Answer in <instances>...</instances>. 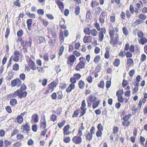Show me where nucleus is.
Segmentation results:
<instances>
[{"mask_svg":"<svg viewBox=\"0 0 147 147\" xmlns=\"http://www.w3.org/2000/svg\"><path fill=\"white\" fill-rule=\"evenodd\" d=\"M102 135V131L100 130H98L96 132V135L97 137H100Z\"/></svg>","mask_w":147,"mask_h":147,"instance_id":"nucleus-54","label":"nucleus"},{"mask_svg":"<svg viewBox=\"0 0 147 147\" xmlns=\"http://www.w3.org/2000/svg\"><path fill=\"white\" fill-rule=\"evenodd\" d=\"M64 47L63 46H62L60 48V49L58 53V54L59 56H61L62 55L63 52L64 51Z\"/></svg>","mask_w":147,"mask_h":147,"instance_id":"nucleus-52","label":"nucleus"},{"mask_svg":"<svg viewBox=\"0 0 147 147\" xmlns=\"http://www.w3.org/2000/svg\"><path fill=\"white\" fill-rule=\"evenodd\" d=\"M51 97L53 100H56L57 98V94L56 92L53 93L51 95Z\"/></svg>","mask_w":147,"mask_h":147,"instance_id":"nucleus-59","label":"nucleus"},{"mask_svg":"<svg viewBox=\"0 0 147 147\" xmlns=\"http://www.w3.org/2000/svg\"><path fill=\"white\" fill-rule=\"evenodd\" d=\"M21 129H22V132H26L27 133H29V131L30 130V126L28 123L23 124L21 126Z\"/></svg>","mask_w":147,"mask_h":147,"instance_id":"nucleus-7","label":"nucleus"},{"mask_svg":"<svg viewBox=\"0 0 147 147\" xmlns=\"http://www.w3.org/2000/svg\"><path fill=\"white\" fill-rule=\"evenodd\" d=\"M57 119V115L54 114H53L51 115L50 117V120L51 121L53 122L55 121Z\"/></svg>","mask_w":147,"mask_h":147,"instance_id":"nucleus-44","label":"nucleus"},{"mask_svg":"<svg viewBox=\"0 0 147 147\" xmlns=\"http://www.w3.org/2000/svg\"><path fill=\"white\" fill-rule=\"evenodd\" d=\"M119 131V127L117 126H114L113 128V134H115L118 133Z\"/></svg>","mask_w":147,"mask_h":147,"instance_id":"nucleus-39","label":"nucleus"},{"mask_svg":"<svg viewBox=\"0 0 147 147\" xmlns=\"http://www.w3.org/2000/svg\"><path fill=\"white\" fill-rule=\"evenodd\" d=\"M19 65L18 64L15 63L14 64L13 66V69H12L15 71H17L19 69Z\"/></svg>","mask_w":147,"mask_h":147,"instance_id":"nucleus-50","label":"nucleus"},{"mask_svg":"<svg viewBox=\"0 0 147 147\" xmlns=\"http://www.w3.org/2000/svg\"><path fill=\"white\" fill-rule=\"evenodd\" d=\"M47 129H44L43 130L41 131L40 135L41 136H45L47 132Z\"/></svg>","mask_w":147,"mask_h":147,"instance_id":"nucleus-53","label":"nucleus"},{"mask_svg":"<svg viewBox=\"0 0 147 147\" xmlns=\"http://www.w3.org/2000/svg\"><path fill=\"white\" fill-rule=\"evenodd\" d=\"M66 122V121L65 120H63L62 122L58 123L57 125L59 128H61L64 125Z\"/></svg>","mask_w":147,"mask_h":147,"instance_id":"nucleus-40","label":"nucleus"},{"mask_svg":"<svg viewBox=\"0 0 147 147\" xmlns=\"http://www.w3.org/2000/svg\"><path fill=\"white\" fill-rule=\"evenodd\" d=\"M123 94V90H119L117 91L116 95L117 97L118 96H122Z\"/></svg>","mask_w":147,"mask_h":147,"instance_id":"nucleus-43","label":"nucleus"},{"mask_svg":"<svg viewBox=\"0 0 147 147\" xmlns=\"http://www.w3.org/2000/svg\"><path fill=\"white\" fill-rule=\"evenodd\" d=\"M85 129L84 127L83 126V123H82L80 126V128L78 129V135L79 136H81L82 135V131L84 130Z\"/></svg>","mask_w":147,"mask_h":147,"instance_id":"nucleus-19","label":"nucleus"},{"mask_svg":"<svg viewBox=\"0 0 147 147\" xmlns=\"http://www.w3.org/2000/svg\"><path fill=\"white\" fill-rule=\"evenodd\" d=\"M92 40V38L90 36H86L84 37L83 41L85 43L90 42Z\"/></svg>","mask_w":147,"mask_h":147,"instance_id":"nucleus-24","label":"nucleus"},{"mask_svg":"<svg viewBox=\"0 0 147 147\" xmlns=\"http://www.w3.org/2000/svg\"><path fill=\"white\" fill-rule=\"evenodd\" d=\"M100 58L99 56H97L95 57L94 61L95 63H98L100 60Z\"/></svg>","mask_w":147,"mask_h":147,"instance_id":"nucleus-47","label":"nucleus"},{"mask_svg":"<svg viewBox=\"0 0 147 147\" xmlns=\"http://www.w3.org/2000/svg\"><path fill=\"white\" fill-rule=\"evenodd\" d=\"M37 38V43L38 44H41L45 42V38L42 36H38Z\"/></svg>","mask_w":147,"mask_h":147,"instance_id":"nucleus-25","label":"nucleus"},{"mask_svg":"<svg viewBox=\"0 0 147 147\" xmlns=\"http://www.w3.org/2000/svg\"><path fill=\"white\" fill-rule=\"evenodd\" d=\"M67 86L65 83H61L59 84V88L62 90L65 89Z\"/></svg>","mask_w":147,"mask_h":147,"instance_id":"nucleus-37","label":"nucleus"},{"mask_svg":"<svg viewBox=\"0 0 147 147\" xmlns=\"http://www.w3.org/2000/svg\"><path fill=\"white\" fill-rule=\"evenodd\" d=\"M138 17L139 18L143 20H144L146 18V16L143 14L139 15Z\"/></svg>","mask_w":147,"mask_h":147,"instance_id":"nucleus-60","label":"nucleus"},{"mask_svg":"<svg viewBox=\"0 0 147 147\" xmlns=\"http://www.w3.org/2000/svg\"><path fill=\"white\" fill-rule=\"evenodd\" d=\"M134 61L132 59L129 58L127 59V65L128 66H131L132 65Z\"/></svg>","mask_w":147,"mask_h":147,"instance_id":"nucleus-36","label":"nucleus"},{"mask_svg":"<svg viewBox=\"0 0 147 147\" xmlns=\"http://www.w3.org/2000/svg\"><path fill=\"white\" fill-rule=\"evenodd\" d=\"M143 22V21L142 20L139 19L137 20L135 22L132 23V26H135L136 25L142 23Z\"/></svg>","mask_w":147,"mask_h":147,"instance_id":"nucleus-35","label":"nucleus"},{"mask_svg":"<svg viewBox=\"0 0 147 147\" xmlns=\"http://www.w3.org/2000/svg\"><path fill=\"white\" fill-rule=\"evenodd\" d=\"M32 130L35 132L37 131L38 128L37 125L36 124H34L32 125Z\"/></svg>","mask_w":147,"mask_h":147,"instance_id":"nucleus-56","label":"nucleus"},{"mask_svg":"<svg viewBox=\"0 0 147 147\" xmlns=\"http://www.w3.org/2000/svg\"><path fill=\"white\" fill-rule=\"evenodd\" d=\"M20 55L19 52L17 50L15 51L14 53V55L12 56L11 57L12 60H13L14 61L17 62L19 60V57Z\"/></svg>","mask_w":147,"mask_h":147,"instance_id":"nucleus-8","label":"nucleus"},{"mask_svg":"<svg viewBox=\"0 0 147 147\" xmlns=\"http://www.w3.org/2000/svg\"><path fill=\"white\" fill-rule=\"evenodd\" d=\"M32 118L35 123L38 122L39 121V116L38 114H35L32 116Z\"/></svg>","mask_w":147,"mask_h":147,"instance_id":"nucleus-27","label":"nucleus"},{"mask_svg":"<svg viewBox=\"0 0 147 147\" xmlns=\"http://www.w3.org/2000/svg\"><path fill=\"white\" fill-rule=\"evenodd\" d=\"M11 98L12 99L10 100V104L11 107H14L17 104V101L15 98Z\"/></svg>","mask_w":147,"mask_h":147,"instance_id":"nucleus-20","label":"nucleus"},{"mask_svg":"<svg viewBox=\"0 0 147 147\" xmlns=\"http://www.w3.org/2000/svg\"><path fill=\"white\" fill-rule=\"evenodd\" d=\"M5 109L7 112L9 113H11L12 112V110L11 107L9 106H7L5 107Z\"/></svg>","mask_w":147,"mask_h":147,"instance_id":"nucleus-58","label":"nucleus"},{"mask_svg":"<svg viewBox=\"0 0 147 147\" xmlns=\"http://www.w3.org/2000/svg\"><path fill=\"white\" fill-rule=\"evenodd\" d=\"M100 103V101L99 100L94 102L92 105V108L94 109L97 107L98 106Z\"/></svg>","mask_w":147,"mask_h":147,"instance_id":"nucleus-31","label":"nucleus"},{"mask_svg":"<svg viewBox=\"0 0 147 147\" xmlns=\"http://www.w3.org/2000/svg\"><path fill=\"white\" fill-rule=\"evenodd\" d=\"M72 141L75 144H79L82 142V138L81 136H76L72 138Z\"/></svg>","mask_w":147,"mask_h":147,"instance_id":"nucleus-12","label":"nucleus"},{"mask_svg":"<svg viewBox=\"0 0 147 147\" xmlns=\"http://www.w3.org/2000/svg\"><path fill=\"white\" fill-rule=\"evenodd\" d=\"M147 93L145 92L143 93V98L140 99L137 105V109H141L142 106L144 105L147 101Z\"/></svg>","mask_w":147,"mask_h":147,"instance_id":"nucleus-4","label":"nucleus"},{"mask_svg":"<svg viewBox=\"0 0 147 147\" xmlns=\"http://www.w3.org/2000/svg\"><path fill=\"white\" fill-rule=\"evenodd\" d=\"M118 36L114 38V37L111 38V40L110 41V43L111 44L113 45V47L115 46V45L117 44V42L119 41Z\"/></svg>","mask_w":147,"mask_h":147,"instance_id":"nucleus-16","label":"nucleus"},{"mask_svg":"<svg viewBox=\"0 0 147 147\" xmlns=\"http://www.w3.org/2000/svg\"><path fill=\"white\" fill-rule=\"evenodd\" d=\"M76 60V57L75 56L73 55H71L69 56L67 58V63H68V62L69 61L71 63H74Z\"/></svg>","mask_w":147,"mask_h":147,"instance_id":"nucleus-22","label":"nucleus"},{"mask_svg":"<svg viewBox=\"0 0 147 147\" xmlns=\"http://www.w3.org/2000/svg\"><path fill=\"white\" fill-rule=\"evenodd\" d=\"M26 113V112H24L17 116L16 119L18 123L19 124H21L23 123L24 121L23 117L25 115Z\"/></svg>","mask_w":147,"mask_h":147,"instance_id":"nucleus-10","label":"nucleus"},{"mask_svg":"<svg viewBox=\"0 0 147 147\" xmlns=\"http://www.w3.org/2000/svg\"><path fill=\"white\" fill-rule=\"evenodd\" d=\"M11 87L17 86L19 87L22 85V81L19 78H16L11 81Z\"/></svg>","mask_w":147,"mask_h":147,"instance_id":"nucleus-6","label":"nucleus"},{"mask_svg":"<svg viewBox=\"0 0 147 147\" xmlns=\"http://www.w3.org/2000/svg\"><path fill=\"white\" fill-rule=\"evenodd\" d=\"M10 29L9 28L7 27L6 28V31L5 33V37L6 38H7L9 34Z\"/></svg>","mask_w":147,"mask_h":147,"instance_id":"nucleus-51","label":"nucleus"},{"mask_svg":"<svg viewBox=\"0 0 147 147\" xmlns=\"http://www.w3.org/2000/svg\"><path fill=\"white\" fill-rule=\"evenodd\" d=\"M27 94L26 91L24 92L20 91H15L13 93L7 95V98L9 99H11V98H15L18 96L20 98H24L26 97Z\"/></svg>","mask_w":147,"mask_h":147,"instance_id":"nucleus-1","label":"nucleus"},{"mask_svg":"<svg viewBox=\"0 0 147 147\" xmlns=\"http://www.w3.org/2000/svg\"><path fill=\"white\" fill-rule=\"evenodd\" d=\"M80 7L79 6L76 7L75 9L74 13L76 15H78L80 13Z\"/></svg>","mask_w":147,"mask_h":147,"instance_id":"nucleus-45","label":"nucleus"},{"mask_svg":"<svg viewBox=\"0 0 147 147\" xmlns=\"http://www.w3.org/2000/svg\"><path fill=\"white\" fill-rule=\"evenodd\" d=\"M47 126V121L45 116L43 117V119L40 120V126L41 129H45Z\"/></svg>","mask_w":147,"mask_h":147,"instance_id":"nucleus-14","label":"nucleus"},{"mask_svg":"<svg viewBox=\"0 0 147 147\" xmlns=\"http://www.w3.org/2000/svg\"><path fill=\"white\" fill-rule=\"evenodd\" d=\"M123 34L126 36H127L128 33V30L125 27H124L123 28Z\"/></svg>","mask_w":147,"mask_h":147,"instance_id":"nucleus-55","label":"nucleus"},{"mask_svg":"<svg viewBox=\"0 0 147 147\" xmlns=\"http://www.w3.org/2000/svg\"><path fill=\"white\" fill-rule=\"evenodd\" d=\"M120 63V60L119 59L116 58L115 59L113 65L116 67L119 66Z\"/></svg>","mask_w":147,"mask_h":147,"instance_id":"nucleus-41","label":"nucleus"},{"mask_svg":"<svg viewBox=\"0 0 147 147\" xmlns=\"http://www.w3.org/2000/svg\"><path fill=\"white\" fill-rule=\"evenodd\" d=\"M19 132V130L17 128V127H15L13 130V131L11 133V136L13 137L16 134H18Z\"/></svg>","mask_w":147,"mask_h":147,"instance_id":"nucleus-29","label":"nucleus"},{"mask_svg":"<svg viewBox=\"0 0 147 147\" xmlns=\"http://www.w3.org/2000/svg\"><path fill=\"white\" fill-rule=\"evenodd\" d=\"M98 4V3L95 1H92L91 3V6L92 7H94L95 5H97Z\"/></svg>","mask_w":147,"mask_h":147,"instance_id":"nucleus-57","label":"nucleus"},{"mask_svg":"<svg viewBox=\"0 0 147 147\" xmlns=\"http://www.w3.org/2000/svg\"><path fill=\"white\" fill-rule=\"evenodd\" d=\"M93 136L90 132H88L86 135V140L90 141L92 138Z\"/></svg>","mask_w":147,"mask_h":147,"instance_id":"nucleus-28","label":"nucleus"},{"mask_svg":"<svg viewBox=\"0 0 147 147\" xmlns=\"http://www.w3.org/2000/svg\"><path fill=\"white\" fill-rule=\"evenodd\" d=\"M71 140L69 136L64 137L63 140V142L65 143H69Z\"/></svg>","mask_w":147,"mask_h":147,"instance_id":"nucleus-46","label":"nucleus"},{"mask_svg":"<svg viewBox=\"0 0 147 147\" xmlns=\"http://www.w3.org/2000/svg\"><path fill=\"white\" fill-rule=\"evenodd\" d=\"M34 141L32 139L29 140L27 142V144L29 146H31L34 144Z\"/></svg>","mask_w":147,"mask_h":147,"instance_id":"nucleus-62","label":"nucleus"},{"mask_svg":"<svg viewBox=\"0 0 147 147\" xmlns=\"http://www.w3.org/2000/svg\"><path fill=\"white\" fill-rule=\"evenodd\" d=\"M97 128L98 130H100L101 131H102L103 130V127L100 123L98 124L97 126Z\"/></svg>","mask_w":147,"mask_h":147,"instance_id":"nucleus-63","label":"nucleus"},{"mask_svg":"<svg viewBox=\"0 0 147 147\" xmlns=\"http://www.w3.org/2000/svg\"><path fill=\"white\" fill-rule=\"evenodd\" d=\"M85 66V64L84 62L80 61L78 64L75 67V69L77 70H79L80 69H82Z\"/></svg>","mask_w":147,"mask_h":147,"instance_id":"nucleus-18","label":"nucleus"},{"mask_svg":"<svg viewBox=\"0 0 147 147\" xmlns=\"http://www.w3.org/2000/svg\"><path fill=\"white\" fill-rule=\"evenodd\" d=\"M22 146V143L19 141L13 144V147H21Z\"/></svg>","mask_w":147,"mask_h":147,"instance_id":"nucleus-38","label":"nucleus"},{"mask_svg":"<svg viewBox=\"0 0 147 147\" xmlns=\"http://www.w3.org/2000/svg\"><path fill=\"white\" fill-rule=\"evenodd\" d=\"M56 3L58 4L59 8L61 11L63 10L64 8V5L63 3L59 0H57L56 1Z\"/></svg>","mask_w":147,"mask_h":147,"instance_id":"nucleus-21","label":"nucleus"},{"mask_svg":"<svg viewBox=\"0 0 147 147\" xmlns=\"http://www.w3.org/2000/svg\"><path fill=\"white\" fill-rule=\"evenodd\" d=\"M74 83H71L69 86L67 88L66 90V92L67 93L70 92L72 90L75 89V85Z\"/></svg>","mask_w":147,"mask_h":147,"instance_id":"nucleus-15","label":"nucleus"},{"mask_svg":"<svg viewBox=\"0 0 147 147\" xmlns=\"http://www.w3.org/2000/svg\"><path fill=\"white\" fill-rule=\"evenodd\" d=\"M81 77L80 74H74L73 76L70 78V81L71 83L75 84L76 82V80H78Z\"/></svg>","mask_w":147,"mask_h":147,"instance_id":"nucleus-13","label":"nucleus"},{"mask_svg":"<svg viewBox=\"0 0 147 147\" xmlns=\"http://www.w3.org/2000/svg\"><path fill=\"white\" fill-rule=\"evenodd\" d=\"M90 33L92 35L95 36L97 35L98 32L96 30L93 29L90 31Z\"/></svg>","mask_w":147,"mask_h":147,"instance_id":"nucleus-49","label":"nucleus"},{"mask_svg":"<svg viewBox=\"0 0 147 147\" xmlns=\"http://www.w3.org/2000/svg\"><path fill=\"white\" fill-rule=\"evenodd\" d=\"M98 86L99 87L103 88L104 86V83L103 81H101L98 84Z\"/></svg>","mask_w":147,"mask_h":147,"instance_id":"nucleus-64","label":"nucleus"},{"mask_svg":"<svg viewBox=\"0 0 147 147\" xmlns=\"http://www.w3.org/2000/svg\"><path fill=\"white\" fill-rule=\"evenodd\" d=\"M57 85V83L56 82L53 81L51 82L48 85L44 94L47 95L52 92L54 90V88L56 87Z\"/></svg>","mask_w":147,"mask_h":147,"instance_id":"nucleus-3","label":"nucleus"},{"mask_svg":"<svg viewBox=\"0 0 147 147\" xmlns=\"http://www.w3.org/2000/svg\"><path fill=\"white\" fill-rule=\"evenodd\" d=\"M78 86L80 89H82L84 88L85 86V84L84 82L82 80H81L78 83Z\"/></svg>","mask_w":147,"mask_h":147,"instance_id":"nucleus-26","label":"nucleus"},{"mask_svg":"<svg viewBox=\"0 0 147 147\" xmlns=\"http://www.w3.org/2000/svg\"><path fill=\"white\" fill-rule=\"evenodd\" d=\"M97 98L95 96L92 94H90L87 100L88 107L91 108L92 105L91 102H93Z\"/></svg>","mask_w":147,"mask_h":147,"instance_id":"nucleus-5","label":"nucleus"},{"mask_svg":"<svg viewBox=\"0 0 147 147\" xmlns=\"http://www.w3.org/2000/svg\"><path fill=\"white\" fill-rule=\"evenodd\" d=\"M117 100L120 102H123V97L122 96H118L117 97Z\"/></svg>","mask_w":147,"mask_h":147,"instance_id":"nucleus-61","label":"nucleus"},{"mask_svg":"<svg viewBox=\"0 0 147 147\" xmlns=\"http://www.w3.org/2000/svg\"><path fill=\"white\" fill-rule=\"evenodd\" d=\"M24 138V135L21 134H18L16 135V138L18 140H22Z\"/></svg>","mask_w":147,"mask_h":147,"instance_id":"nucleus-48","label":"nucleus"},{"mask_svg":"<svg viewBox=\"0 0 147 147\" xmlns=\"http://www.w3.org/2000/svg\"><path fill=\"white\" fill-rule=\"evenodd\" d=\"M27 88V87L26 85L24 84H23L22 86H21V87L20 88V89H18L16 91H17V92L18 91H21V92H24V91Z\"/></svg>","mask_w":147,"mask_h":147,"instance_id":"nucleus-32","label":"nucleus"},{"mask_svg":"<svg viewBox=\"0 0 147 147\" xmlns=\"http://www.w3.org/2000/svg\"><path fill=\"white\" fill-rule=\"evenodd\" d=\"M4 147H8L11 144V141L6 139L4 141Z\"/></svg>","mask_w":147,"mask_h":147,"instance_id":"nucleus-33","label":"nucleus"},{"mask_svg":"<svg viewBox=\"0 0 147 147\" xmlns=\"http://www.w3.org/2000/svg\"><path fill=\"white\" fill-rule=\"evenodd\" d=\"M84 31L86 35H90V31L88 28H84Z\"/></svg>","mask_w":147,"mask_h":147,"instance_id":"nucleus-42","label":"nucleus"},{"mask_svg":"<svg viewBox=\"0 0 147 147\" xmlns=\"http://www.w3.org/2000/svg\"><path fill=\"white\" fill-rule=\"evenodd\" d=\"M132 116V114L129 113L125 115L122 117V123L123 126L128 127L130 125L131 122L129 120Z\"/></svg>","mask_w":147,"mask_h":147,"instance_id":"nucleus-2","label":"nucleus"},{"mask_svg":"<svg viewBox=\"0 0 147 147\" xmlns=\"http://www.w3.org/2000/svg\"><path fill=\"white\" fill-rule=\"evenodd\" d=\"M80 109H78L76 110L75 111H74L73 114L72 115V117L74 118L75 117H78L80 112Z\"/></svg>","mask_w":147,"mask_h":147,"instance_id":"nucleus-30","label":"nucleus"},{"mask_svg":"<svg viewBox=\"0 0 147 147\" xmlns=\"http://www.w3.org/2000/svg\"><path fill=\"white\" fill-rule=\"evenodd\" d=\"M28 64L30 68L33 70H35L36 69V65L34 61L32 60L31 58H30L28 61Z\"/></svg>","mask_w":147,"mask_h":147,"instance_id":"nucleus-17","label":"nucleus"},{"mask_svg":"<svg viewBox=\"0 0 147 147\" xmlns=\"http://www.w3.org/2000/svg\"><path fill=\"white\" fill-rule=\"evenodd\" d=\"M109 33L110 38H113L115 34V31L113 30V27L112 26L110 27Z\"/></svg>","mask_w":147,"mask_h":147,"instance_id":"nucleus-23","label":"nucleus"},{"mask_svg":"<svg viewBox=\"0 0 147 147\" xmlns=\"http://www.w3.org/2000/svg\"><path fill=\"white\" fill-rule=\"evenodd\" d=\"M100 31L98 33V36L99 38V40L100 42H102L104 37V34H105L106 30L105 28H102L100 29Z\"/></svg>","mask_w":147,"mask_h":147,"instance_id":"nucleus-11","label":"nucleus"},{"mask_svg":"<svg viewBox=\"0 0 147 147\" xmlns=\"http://www.w3.org/2000/svg\"><path fill=\"white\" fill-rule=\"evenodd\" d=\"M86 107V104L85 100H83L82 102L81 106L80 107L81 110L82 111L80 115V117H81L83 116L85 113L86 109L84 108Z\"/></svg>","mask_w":147,"mask_h":147,"instance_id":"nucleus-9","label":"nucleus"},{"mask_svg":"<svg viewBox=\"0 0 147 147\" xmlns=\"http://www.w3.org/2000/svg\"><path fill=\"white\" fill-rule=\"evenodd\" d=\"M139 42L140 44L144 45L147 42V39L145 38H143L139 40Z\"/></svg>","mask_w":147,"mask_h":147,"instance_id":"nucleus-34","label":"nucleus"}]
</instances>
